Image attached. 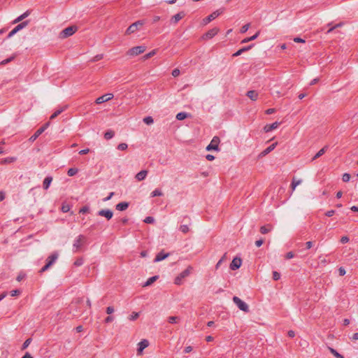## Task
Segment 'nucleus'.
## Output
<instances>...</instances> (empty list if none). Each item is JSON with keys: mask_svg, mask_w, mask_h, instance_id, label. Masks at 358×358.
Listing matches in <instances>:
<instances>
[{"mask_svg": "<svg viewBox=\"0 0 358 358\" xmlns=\"http://www.w3.org/2000/svg\"><path fill=\"white\" fill-rule=\"evenodd\" d=\"M77 30L78 27L76 26L68 27L60 32L59 37L61 38H66L72 36Z\"/></svg>", "mask_w": 358, "mask_h": 358, "instance_id": "1", "label": "nucleus"}, {"mask_svg": "<svg viewBox=\"0 0 358 358\" xmlns=\"http://www.w3.org/2000/svg\"><path fill=\"white\" fill-rule=\"evenodd\" d=\"M192 270V267L189 266L185 270H184L182 273H180L175 279V284L180 285L182 284V280L191 273Z\"/></svg>", "mask_w": 358, "mask_h": 358, "instance_id": "2", "label": "nucleus"}, {"mask_svg": "<svg viewBox=\"0 0 358 358\" xmlns=\"http://www.w3.org/2000/svg\"><path fill=\"white\" fill-rule=\"evenodd\" d=\"M233 301L238 307V308L241 310H242L245 313L249 312V306H248V304L246 303H245L243 301H242L238 296H234Z\"/></svg>", "mask_w": 358, "mask_h": 358, "instance_id": "3", "label": "nucleus"}, {"mask_svg": "<svg viewBox=\"0 0 358 358\" xmlns=\"http://www.w3.org/2000/svg\"><path fill=\"white\" fill-rule=\"evenodd\" d=\"M146 50L145 46L140 45V46H136L131 49H129L127 55L129 56H137L143 52H144Z\"/></svg>", "mask_w": 358, "mask_h": 358, "instance_id": "4", "label": "nucleus"}, {"mask_svg": "<svg viewBox=\"0 0 358 358\" xmlns=\"http://www.w3.org/2000/svg\"><path fill=\"white\" fill-rule=\"evenodd\" d=\"M145 22L143 20H138L131 24L126 30V34L129 35L137 31L138 27L143 26Z\"/></svg>", "mask_w": 358, "mask_h": 358, "instance_id": "5", "label": "nucleus"}, {"mask_svg": "<svg viewBox=\"0 0 358 358\" xmlns=\"http://www.w3.org/2000/svg\"><path fill=\"white\" fill-rule=\"evenodd\" d=\"M220 142L218 136H214L210 141V143L206 147V150L210 151L212 150H219V143Z\"/></svg>", "mask_w": 358, "mask_h": 358, "instance_id": "6", "label": "nucleus"}, {"mask_svg": "<svg viewBox=\"0 0 358 358\" xmlns=\"http://www.w3.org/2000/svg\"><path fill=\"white\" fill-rule=\"evenodd\" d=\"M222 13H223V9H219V10L214 11L210 15H209L207 17H206L203 20V24H207L208 23L210 22L212 20H213L216 17H217Z\"/></svg>", "mask_w": 358, "mask_h": 358, "instance_id": "7", "label": "nucleus"}, {"mask_svg": "<svg viewBox=\"0 0 358 358\" xmlns=\"http://www.w3.org/2000/svg\"><path fill=\"white\" fill-rule=\"evenodd\" d=\"M50 125V122H47L45 123L43 126H42L41 128H39L35 133L34 135H32L29 141L30 142H34L36 140V138L43 133L44 132V131L48 127V126Z\"/></svg>", "mask_w": 358, "mask_h": 358, "instance_id": "8", "label": "nucleus"}, {"mask_svg": "<svg viewBox=\"0 0 358 358\" xmlns=\"http://www.w3.org/2000/svg\"><path fill=\"white\" fill-rule=\"evenodd\" d=\"M29 22V20H26V21H24V22H21L20 24H17L11 31H10V33L8 35V38L12 37L17 31H19L20 30L26 27L28 25Z\"/></svg>", "mask_w": 358, "mask_h": 358, "instance_id": "9", "label": "nucleus"}, {"mask_svg": "<svg viewBox=\"0 0 358 358\" xmlns=\"http://www.w3.org/2000/svg\"><path fill=\"white\" fill-rule=\"evenodd\" d=\"M219 31L220 29L217 27H214L208 30L205 34H203L201 38L203 40L211 39L219 32Z\"/></svg>", "mask_w": 358, "mask_h": 358, "instance_id": "10", "label": "nucleus"}, {"mask_svg": "<svg viewBox=\"0 0 358 358\" xmlns=\"http://www.w3.org/2000/svg\"><path fill=\"white\" fill-rule=\"evenodd\" d=\"M113 98V94L111 93H108V94H106L103 96L98 97L95 100V103L96 104H101L102 103H104V102L111 100Z\"/></svg>", "mask_w": 358, "mask_h": 358, "instance_id": "11", "label": "nucleus"}, {"mask_svg": "<svg viewBox=\"0 0 358 358\" xmlns=\"http://www.w3.org/2000/svg\"><path fill=\"white\" fill-rule=\"evenodd\" d=\"M85 242V237L83 235H79L73 245V248L76 249L75 251H78Z\"/></svg>", "mask_w": 358, "mask_h": 358, "instance_id": "12", "label": "nucleus"}, {"mask_svg": "<svg viewBox=\"0 0 358 358\" xmlns=\"http://www.w3.org/2000/svg\"><path fill=\"white\" fill-rule=\"evenodd\" d=\"M99 216L105 217L108 220L113 217V213L109 209H101L98 212Z\"/></svg>", "mask_w": 358, "mask_h": 358, "instance_id": "13", "label": "nucleus"}, {"mask_svg": "<svg viewBox=\"0 0 358 358\" xmlns=\"http://www.w3.org/2000/svg\"><path fill=\"white\" fill-rule=\"evenodd\" d=\"M241 259L238 257H235L230 264V268L233 271L236 270L241 267Z\"/></svg>", "mask_w": 358, "mask_h": 358, "instance_id": "14", "label": "nucleus"}, {"mask_svg": "<svg viewBox=\"0 0 358 358\" xmlns=\"http://www.w3.org/2000/svg\"><path fill=\"white\" fill-rule=\"evenodd\" d=\"M280 125V122H275L270 124H266L264 127V131L266 133L270 132L271 131L277 129Z\"/></svg>", "mask_w": 358, "mask_h": 358, "instance_id": "15", "label": "nucleus"}, {"mask_svg": "<svg viewBox=\"0 0 358 358\" xmlns=\"http://www.w3.org/2000/svg\"><path fill=\"white\" fill-rule=\"evenodd\" d=\"M277 143H274L271 144L270 146H268L267 148H266L264 150H263L259 155V157H263L268 155L269 152H271L272 150L275 149V148L277 145Z\"/></svg>", "mask_w": 358, "mask_h": 358, "instance_id": "16", "label": "nucleus"}, {"mask_svg": "<svg viewBox=\"0 0 358 358\" xmlns=\"http://www.w3.org/2000/svg\"><path fill=\"white\" fill-rule=\"evenodd\" d=\"M185 13L183 11L180 12L174 15L172 17L171 21V22H173L174 24H176V23H178V22L179 20H180L182 18H183L185 17Z\"/></svg>", "mask_w": 358, "mask_h": 358, "instance_id": "17", "label": "nucleus"}, {"mask_svg": "<svg viewBox=\"0 0 358 358\" xmlns=\"http://www.w3.org/2000/svg\"><path fill=\"white\" fill-rule=\"evenodd\" d=\"M58 257V255L57 253H53L51 255H50L47 260H46V264L50 267L55 262V261L57 260Z\"/></svg>", "mask_w": 358, "mask_h": 358, "instance_id": "18", "label": "nucleus"}, {"mask_svg": "<svg viewBox=\"0 0 358 358\" xmlns=\"http://www.w3.org/2000/svg\"><path fill=\"white\" fill-rule=\"evenodd\" d=\"M149 345V342L148 341L144 339L143 341H141L139 343H138V353H141V352L148 346Z\"/></svg>", "mask_w": 358, "mask_h": 358, "instance_id": "19", "label": "nucleus"}, {"mask_svg": "<svg viewBox=\"0 0 358 358\" xmlns=\"http://www.w3.org/2000/svg\"><path fill=\"white\" fill-rule=\"evenodd\" d=\"M169 256V253L164 254L163 252H160L155 257L154 262H160L162 260H164V259H166Z\"/></svg>", "mask_w": 358, "mask_h": 358, "instance_id": "20", "label": "nucleus"}, {"mask_svg": "<svg viewBox=\"0 0 358 358\" xmlns=\"http://www.w3.org/2000/svg\"><path fill=\"white\" fill-rule=\"evenodd\" d=\"M31 13V10H27L26 12H24V13H22L21 15H20L19 17H17L14 21H13V23H17V22H20L21 21H22L24 19H25L26 17H27Z\"/></svg>", "mask_w": 358, "mask_h": 358, "instance_id": "21", "label": "nucleus"}, {"mask_svg": "<svg viewBox=\"0 0 358 358\" xmlns=\"http://www.w3.org/2000/svg\"><path fill=\"white\" fill-rule=\"evenodd\" d=\"M147 174H148V171L146 170H142L136 175L135 178L138 181H141L145 178V177L147 176Z\"/></svg>", "mask_w": 358, "mask_h": 358, "instance_id": "22", "label": "nucleus"}, {"mask_svg": "<svg viewBox=\"0 0 358 358\" xmlns=\"http://www.w3.org/2000/svg\"><path fill=\"white\" fill-rule=\"evenodd\" d=\"M252 101H256L258 98V93L255 90H250L246 94Z\"/></svg>", "mask_w": 358, "mask_h": 358, "instance_id": "23", "label": "nucleus"}, {"mask_svg": "<svg viewBox=\"0 0 358 358\" xmlns=\"http://www.w3.org/2000/svg\"><path fill=\"white\" fill-rule=\"evenodd\" d=\"M129 207V203L121 202L116 205V209L120 211L125 210Z\"/></svg>", "mask_w": 358, "mask_h": 358, "instance_id": "24", "label": "nucleus"}, {"mask_svg": "<svg viewBox=\"0 0 358 358\" xmlns=\"http://www.w3.org/2000/svg\"><path fill=\"white\" fill-rule=\"evenodd\" d=\"M252 46H253V45H250L249 46L244 47V48L238 50L237 52H236L235 53L233 54V57H238V56L241 55L243 52L250 50Z\"/></svg>", "mask_w": 358, "mask_h": 358, "instance_id": "25", "label": "nucleus"}, {"mask_svg": "<svg viewBox=\"0 0 358 358\" xmlns=\"http://www.w3.org/2000/svg\"><path fill=\"white\" fill-rule=\"evenodd\" d=\"M67 108V106H64L59 109H57L52 115L50 116V120H53L57 117L59 115H60L64 110Z\"/></svg>", "mask_w": 358, "mask_h": 358, "instance_id": "26", "label": "nucleus"}, {"mask_svg": "<svg viewBox=\"0 0 358 358\" xmlns=\"http://www.w3.org/2000/svg\"><path fill=\"white\" fill-rule=\"evenodd\" d=\"M52 177H46L44 180H43V189H48L50 187V183L52 182Z\"/></svg>", "mask_w": 358, "mask_h": 358, "instance_id": "27", "label": "nucleus"}, {"mask_svg": "<svg viewBox=\"0 0 358 358\" xmlns=\"http://www.w3.org/2000/svg\"><path fill=\"white\" fill-rule=\"evenodd\" d=\"M328 149V145H325L324 148H322L321 150H320L316 155L313 157L312 160H315L319 157H320L322 155H323L327 150Z\"/></svg>", "mask_w": 358, "mask_h": 358, "instance_id": "28", "label": "nucleus"}, {"mask_svg": "<svg viewBox=\"0 0 358 358\" xmlns=\"http://www.w3.org/2000/svg\"><path fill=\"white\" fill-rule=\"evenodd\" d=\"M190 116H191V115L189 114V113H185V112H180V113H178L176 115V119L178 120H183L185 118L189 117Z\"/></svg>", "mask_w": 358, "mask_h": 358, "instance_id": "29", "label": "nucleus"}, {"mask_svg": "<svg viewBox=\"0 0 358 358\" xmlns=\"http://www.w3.org/2000/svg\"><path fill=\"white\" fill-rule=\"evenodd\" d=\"M272 229H273V227L271 224L262 226L260 227V232L262 234H267L269 231H271Z\"/></svg>", "mask_w": 358, "mask_h": 358, "instance_id": "30", "label": "nucleus"}, {"mask_svg": "<svg viewBox=\"0 0 358 358\" xmlns=\"http://www.w3.org/2000/svg\"><path fill=\"white\" fill-rule=\"evenodd\" d=\"M259 34V31H257V32L255 35H253L252 36H251V37H248V38H244L243 40H242L241 43H248V42H250V41H254V40H255V39L258 37Z\"/></svg>", "mask_w": 358, "mask_h": 358, "instance_id": "31", "label": "nucleus"}, {"mask_svg": "<svg viewBox=\"0 0 358 358\" xmlns=\"http://www.w3.org/2000/svg\"><path fill=\"white\" fill-rule=\"evenodd\" d=\"M328 350L336 358H344V357L342 355H341L340 353H338L335 349H334L331 347H328Z\"/></svg>", "mask_w": 358, "mask_h": 358, "instance_id": "32", "label": "nucleus"}, {"mask_svg": "<svg viewBox=\"0 0 358 358\" xmlns=\"http://www.w3.org/2000/svg\"><path fill=\"white\" fill-rule=\"evenodd\" d=\"M158 278L157 275L152 276L148 279V280L145 282L143 287H147L151 285Z\"/></svg>", "mask_w": 358, "mask_h": 358, "instance_id": "33", "label": "nucleus"}, {"mask_svg": "<svg viewBox=\"0 0 358 358\" xmlns=\"http://www.w3.org/2000/svg\"><path fill=\"white\" fill-rule=\"evenodd\" d=\"M78 169L77 168H71L68 170L67 174L69 176H73L77 174Z\"/></svg>", "mask_w": 358, "mask_h": 358, "instance_id": "34", "label": "nucleus"}, {"mask_svg": "<svg viewBox=\"0 0 358 358\" xmlns=\"http://www.w3.org/2000/svg\"><path fill=\"white\" fill-rule=\"evenodd\" d=\"M114 136V131L112 130H108L104 134V138L106 140L110 139Z\"/></svg>", "mask_w": 358, "mask_h": 358, "instance_id": "35", "label": "nucleus"}, {"mask_svg": "<svg viewBox=\"0 0 358 358\" xmlns=\"http://www.w3.org/2000/svg\"><path fill=\"white\" fill-rule=\"evenodd\" d=\"M163 195L162 192L160 189H156L153 192H151V196L155 197V196H161Z\"/></svg>", "mask_w": 358, "mask_h": 358, "instance_id": "36", "label": "nucleus"}, {"mask_svg": "<svg viewBox=\"0 0 358 358\" xmlns=\"http://www.w3.org/2000/svg\"><path fill=\"white\" fill-rule=\"evenodd\" d=\"M179 229L183 234H187L189 231V228L188 225H187V224L180 225L179 227Z\"/></svg>", "mask_w": 358, "mask_h": 358, "instance_id": "37", "label": "nucleus"}, {"mask_svg": "<svg viewBox=\"0 0 358 358\" xmlns=\"http://www.w3.org/2000/svg\"><path fill=\"white\" fill-rule=\"evenodd\" d=\"M155 54H156V50H153L152 51L150 52L149 53L143 55V60L148 59L149 58L153 57Z\"/></svg>", "mask_w": 358, "mask_h": 358, "instance_id": "38", "label": "nucleus"}, {"mask_svg": "<svg viewBox=\"0 0 358 358\" xmlns=\"http://www.w3.org/2000/svg\"><path fill=\"white\" fill-rule=\"evenodd\" d=\"M139 317V313L136 312H133L129 316V320L134 321L136 320Z\"/></svg>", "mask_w": 358, "mask_h": 358, "instance_id": "39", "label": "nucleus"}, {"mask_svg": "<svg viewBox=\"0 0 358 358\" xmlns=\"http://www.w3.org/2000/svg\"><path fill=\"white\" fill-rule=\"evenodd\" d=\"M179 317H176V316H170L169 318H168V321L169 323H177L178 321H179Z\"/></svg>", "mask_w": 358, "mask_h": 358, "instance_id": "40", "label": "nucleus"}, {"mask_svg": "<svg viewBox=\"0 0 358 358\" xmlns=\"http://www.w3.org/2000/svg\"><path fill=\"white\" fill-rule=\"evenodd\" d=\"M143 122L146 124H152L154 122L153 118L151 116H148L143 118Z\"/></svg>", "mask_w": 358, "mask_h": 358, "instance_id": "41", "label": "nucleus"}, {"mask_svg": "<svg viewBox=\"0 0 358 358\" xmlns=\"http://www.w3.org/2000/svg\"><path fill=\"white\" fill-rule=\"evenodd\" d=\"M227 258V254L225 253L222 257V258L218 261V262L217 263L216 266H215V268H218L221 264Z\"/></svg>", "mask_w": 358, "mask_h": 358, "instance_id": "42", "label": "nucleus"}, {"mask_svg": "<svg viewBox=\"0 0 358 358\" xmlns=\"http://www.w3.org/2000/svg\"><path fill=\"white\" fill-rule=\"evenodd\" d=\"M15 58V55L13 56H11L10 57L6 59H4L3 60L2 62H0V65H4V64H6L8 63H9L10 62H11L12 60H13Z\"/></svg>", "mask_w": 358, "mask_h": 358, "instance_id": "43", "label": "nucleus"}, {"mask_svg": "<svg viewBox=\"0 0 358 358\" xmlns=\"http://www.w3.org/2000/svg\"><path fill=\"white\" fill-rule=\"evenodd\" d=\"M31 338H27L23 343L22 345V350H24L26 349L29 345V344L31 343Z\"/></svg>", "mask_w": 358, "mask_h": 358, "instance_id": "44", "label": "nucleus"}, {"mask_svg": "<svg viewBox=\"0 0 358 358\" xmlns=\"http://www.w3.org/2000/svg\"><path fill=\"white\" fill-rule=\"evenodd\" d=\"M127 148H128L127 144L124 143H122L119 144L117 146V149L120 150H127Z\"/></svg>", "mask_w": 358, "mask_h": 358, "instance_id": "45", "label": "nucleus"}, {"mask_svg": "<svg viewBox=\"0 0 358 358\" xmlns=\"http://www.w3.org/2000/svg\"><path fill=\"white\" fill-rule=\"evenodd\" d=\"M250 23H248V24H246L243 25V26L241 27V33H243H243H245V32L248 30V29L250 28Z\"/></svg>", "mask_w": 358, "mask_h": 358, "instance_id": "46", "label": "nucleus"}, {"mask_svg": "<svg viewBox=\"0 0 358 358\" xmlns=\"http://www.w3.org/2000/svg\"><path fill=\"white\" fill-rule=\"evenodd\" d=\"M154 222H155L154 217H150V216L146 217L145 219L144 220V222L148 223V224H152Z\"/></svg>", "mask_w": 358, "mask_h": 358, "instance_id": "47", "label": "nucleus"}, {"mask_svg": "<svg viewBox=\"0 0 358 358\" xmlns=\"http://www.w3.org/2000/svg\"><path fill=\"white\" fill-rule=\"evenodd\" d=\"M83 264V258H78L74 262V265L76 266H80Z\"/></svg>", "mask_w": 358, "mask_h": 358, "instance_id": "48", "label": "nucleus"}, {"mask_svg": "<svg viewBox=\"0 0 358 358\" xmlns=\"http://www.w3.org/2000/svg\"><path fill=\"white\" fill-rule=\"evenodd\" d=\"M351 176L349 173H344L343 175L342 180L343 182H348L350 179Z\"/></svg>", "mask_w": 358, "mask_h": 358, "instance_id": "49", "label": "nucleus"}, {"mask_svg": "<svg viewBox=\"0 0 358 358\" xmlns=\"http://www.w3.org/2000/svg\"><path fill=\"white\" fill-rule=\"evenodd\" d=\"M280 278V274L277 271L273 272V278L274 280H278Z\"/></svg>", "mask_w": 358, "mask_h": 358, "instance_id": "50", "label": "nucleus"}, {"mask_svg": "<svg viewBox=\"0 0 358 358\" xmlns=\"http://www.w3.org/2000/svg\"><path fill=\"white\" fill-rule=\"evenodd\" d=\"M114 308L113 306H108L106 308V312L107 314L110 315L114 312Z\"/></svg>", "mask_w": 358, "mask_h": 358, "instance_id": "51", "label": "nucleus"}, {"mask_svg": "<svg viewBox=\"0 0 358 358\" xmlns=\"http://www.w3.org/2000/svg\"><path fill=\"white\" fill-rule=\"evenodd\" d=\"M69 210H70V207H69V205H63V206H62V212H64V213H67V212H69Z\"/></svg>", "mask_w": 358, "mask_h": 358, "instance_id": "52", "label": "nucleus"}, {"mask_svg": "<svg viewBox=\"0 0 358 358\" xmlns=\"http://www.w3.org/2000/svg\"><path fill=\"white\" fill-rule=\"evenodd\" d=\"M180 75V70L178 69H175L172 71V76L173 77H177Z\"/></svg>", "mask_w": 358, "mask_h": 358, "instance_id": "53", "label": "nucleus"}, {"mask_svg": "<svg viewBox=\"0 0 358 358\" xmlns=\"http://www.w3.org/2000/svg\"><path fill=\"white\" fill-rule=\"evenodd\" d=\"M20 291L19 289H15V290H12V291L10 292V295H11L12 296H15L19 295V294H20Z\"/></svg>", "mask_w": 358, "mask_h": 358, "instance_id": "54", "label": "nucleus"}, {"mask_svg": "<svg viewBox=\"0 0 358 358\" xmlns=\"http://www.w3.org/2000/svg\"><path fill=\"white\" fill-rule=\"evenodd\" d=\"M103 58V55H96L92 59V62H97L100 59H101Z\"/></svg>", "mask_w": 358, "mask_h": 358, "instance_id": "55", "label": "nucleus"}, {"mask_svg": "<svg viewBox=\"0 0 358 358\" xmlns=\"http://www.w3.org/2000/svg\"><path fill=\"white\" fill-rule=\"evenodd\" d=\"M339 275L343 276L346 273L345 269L343 267H340L338 268Z\"/></svg>", "mask_w": 358, "mask_h": 358, "instance_id": "56", "label": "nucleus"}, {"mask_svg": "<svg viewBox=\"0 0 358 358\" xmlns=\"http://www.w3.org/2000/svg\"><path fill=\"white\" fill-rule=\"evenodd\" d=\"M49 268H50V266L46 264L43 267H42L41 268V270L39 271V273H42L45 272V271H47Z\"/></svg>", "mask_w": 358, "mask_h": 358, "instance_id": "57", "label": "nucleus"}, {"mask_svg": "<svg viewBox=\"0 0 358 358\" xmlns=\"http://www.w3.org/2000/svg\"><path fill=\"white\" fill-rule=\"evenodd\" d=\"M114 320V317L113 316H108L106 319H105V322L106 323H110L111 322H113Z\"/></svg>", "mask_w": 358, "mask_h": 358, "instance_id": "58", "label": "nucleus"}, {"mask_svg": "<svg viewBox=\"0 0 358 358\" xmlns=\"http://www.w3.org/2000/svg\"><path fill=\"white\" fill-rule=\"evenodd\" d=\"M349 241V238L348 236H343L341 238V242L342 243H346Z\"/></svg>", "mask_w": 358, "mask_h": 358, "instance_id": "59", "label": "nucleus"}, {"mask_svg": "<svg viewBox=\"0 0 358 358\" xmlns=\"http://www.w3.org/2000/svg\"><path fill=\"white\" fill-rule=\"evenodd\" d=\"M263 243H264V240L263 239H259V240L255 241V245H256L257 247L262 246V245Z\"/></svg>", "mask_w": 358, "mask_h": 358, "instance_id": "60", "label": "nucleus"}, {"mask_svg": "<svg viewBox=\"0 0 358 358\" xmlns=\"http://www.w3.org/2000/svg\"><path fill=\"white\" fill-rule=\"evenodd\" d=\"M89 211V208L87 207V206H84L80 210V213H87Z\"/></svg>", "mask_w": 358, "mask_h": 358, "instance_id": "61", "label": "nucleus"}, {"mask_svg": "<svg viewBox=\"0 0 358 358\" xmlns=\"http://www.w3.org/2000/svg\"><path fill=\"white\" fill-rule=\"evenodd\" d=\"M335 211L334 210H328L325 215L328 217H331L334 215Z\"/></svg>", "mask_w": 358, "mask_h": 358, "instance_id": "62", "label": "nucleus"}, {"mask_svg": "<svg viewBox=\"0 0 358 358\" xmlns=\"http://www.w3.org/2000/svg\"><path fill=\"white\" fill-rule=\"evenodd\" d=\"M113 195H114V192H110V193L109 194V195H108L107 197H106V198H104V199H103V201H109V200L112 198V196H113Z\"/></svg>", "mask_w": 358, "mask_h": 358, "instance_id": "63", "label": "nucleus"}, {"mask_svg": "<svg viewBox=\"0 0 358 358\" xmlns=\"http://www.w3.org/2000/svg\"><path fill=\"white\" fill-rule=\"evenodd\" d=\"M294 257V253H293L292 252H287V255H286V257H286L287 259H292V258H293Z\"/></svg>", "mask_w": 358, "mask_h": 358, "instance_id": "64", "label": "nucleus"}]
</instances>
